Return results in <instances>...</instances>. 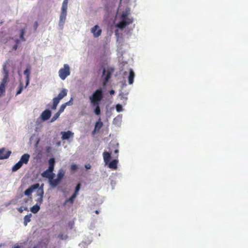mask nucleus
Instances as JSON below:
<instances>
[{"label":"nucleus","instance_id":"7c9ffc66","mask_svg":"<svg viewBox=\"0 0 248 248\" xmlns=\"http://www.w3.org/2000/svg\"><path fill=\"white\" fill-rule=\"evenodd\" d=\"M93 107H95V109L94 110V112L97 115H99L100 114V108L99 107V104H97V105H92Z\"/></svg>","mask_w":248,"mask_h":248},{"label":"nucleus","instance_id":"c03bdc74","mask_svg":"<svg viewBox=\"0 0 248 248\" xmlns=\"http://www.w3.org/2000/svg\"><path fill=\"white\" fill-rule=\"evenodd\" d=\"M26 80L30 81V76H26Z\"/></svg>","mask_w":248,"mask_h":248},{"label":"nucleus","instance_id":"f03ea898","mask_svg":"<svg viewBox=\"0 0 248 248\" xmlns=\"http://www.w3.org/2000/svg\"><path fill=\"white\" fill-rule=\"evenodd\" d=\"M103 97V91L101 89H97L93 94L89 97L92 105H97L99 104L100 101Z\"/></svg>","mask_w":248,"mask_h":248},{"label":"nucleus","instance_id":"39448f33","mask_svg":"<svg viewBox=\"0 0 248 248\" xmlns=\"http://www.w3.org/2000/svg\"><path fill=\"white\" fill-rule=\"evenodd\" d=\"M55 177L51 178L48 183L52 188H55L60 183L62 180V169H60L59 171L57 178L54 179Z\"/></svg>","mask_w":248,"mask_h":248},{"label":"nucleus","instance_id":"f8f14e48","mask_svg":"<svg viewBox=\"0 0 248 248\" xmlns=\"http://www.w3.org/2000/svg\"><path fill=\"white\" fill-rule=\"evenodd\" d=\"M74 133L70 131L63 132V140H67L69 141H72L74 137Z\"/></svg>","mask_w":248,"mask_h":248},{"label":"nucleus","instance_id":"3c124183","mask_svg":"<svg viewBox=\"0 0 248 248\" xmlns=\"http://www.w3.org/2000/svg\"><path fill=\"white\" fill-rule=\"evenodd\" d=\"M95 213H96V214H99V211H98V210H96V211H95Z\"/></svg>","mask_w":248,"mask_h":248},{"label":"nucleus","instance_id":"1a4fd4ad","mask_svg":"<svg viewBox=\"0 0 248 248\" xmlns=\"http://www.w3.org/2000/svg\"><path fill=\"white\" fill-rule=\"evenodd\" d=\"M38 186L39 183H36L31 185L28 188L25 190L24 194L27 196H31L32 192L36 190Z\"/></svg>","mask_w":248,"mask_h":248},{"label":"nucleus","instance_id":"6e6d98bb","mask_svg":"<svg viewBox=\"0 0 248 248\" xmlns=\"http://www.w3.org/2000/svg\"><path fill=\"white\" fill-rule=\"evenodd\" d=\"M60 134H62V132H61Z\"/></svg>","mask_w":248,"mask_h":248},{"label":"nucleus","instance_id":"f257e3e1","mask_svg":"<svg viewBox=\"0 0 248 248\" xmlns=\"http://www.w3.org/2000/svg\"><path fill=\"white\" fill-rule=\"evenodd\" d=\"M2 73L4 75L3 78L0 84V97L4 95L5 92V86L8 81L9 69L6 63L3 65Z\"/></svg>","mask_w":248,"mask_h":248},{"label":"nucleus","instance_id":"423d86ee","mask_svg":"<svg viewBox=\"0 0 248 248\" xmlns=\"http://www.w3.org/2000/svg\"><path fill=\"white\" fill-rule=\"evenodd\" d=\"M113 71L114 69L112 68H108L107 70H106L105 69H103L102 77L104 78V85H105L108 83Z\"/></svg>","mask_w":248,"mask_h":248},{"label":"nucleus","instance_id":"473e14b6","mask_svg":"<svg viewBox=\"0 0 248 248\" xmlns=\"http://www.w3.org/2000/svg\"><path fill=\"white\" fill-rule=\"evenodd\" d=\"M73 104V98H71L70 100L68 101L63 104V110H64V108L67 106L71 105Z\"/></svg>","mask_w":248,"mask_h":248},{"label":"nucleus","instance_id":"5701e85b","mask_svg":"<svg viewBox=\"0 0 248 248\" xmlns=\"http://www.w3.org/2000/svg\"><path fill=\"white\" fill-rule=\"evenodd\" d=\"M62 112V105L60 106L59 110L58 112L54 114L53 117L51 118V122H53L56 120L57 118L59 117L60 114Z\"/></svg>","mask_w":248,"mask_h":248},{"label":"nucleus","instance_id":"8fccbe9b","mask_svg":"<svg viewBox=\"0 0 248 248\" xmlns=\"http://www.w3.org/2000/svg\"><path fill=\"white\" fill-rule=\"evenodd\" d=\"M118 151H118V150L116 149V150H115L114 151V153H115V154H117V153H118Z\"/></svg>","mask_w":248,"mask_h":248},{"label":"nucleus","instance_id":"dca6fc26","mask_svg":"<svg viewBox=\"0 0 248 248\" xmlns=\"http://www.w3.org/2000/svg\"><path fill=\"white\" fill-rule=\"evenodd\" d=\"M70 74V68L67 64H64L63 68V80H64Z\"/></svg>","mask_w":248,"mask_h":248},{"label":"nucleus","instance_id":"cd10ccee","mask_svg":"<svg viewBox=\"0 0 248 248\" xmlns=\"http://www.w3.org/2000/svg\"><path fill=\"white\" fill-rule=\"evenodd\" d=\"M68 0L63 1V17L66 15Z\"/></svg>","mask_w":248,"mask_h":248},{"label":"nucleus","instance_id":"4be33fe9","mask_svg":"<svg viewBox=\"0 0 248 248\" xmlns=\"http://www.w3.org/2000/svg\"><path fill=\"white\" fill-rule=\"evenodd\" d=\"M23 164L19 161L16 164H15L12 168V170L13 172L16 171L20 168L22 167Z\"/></svg>","mask_w":248,"mask_h":248},{"label":"nucleus","instance_id":"6ab92c4d","mask_svg":"<svg viewBox=\"0 0 248 248\" xmlns=\"http://www.w3.org/2000/svg\"><path fill=\"white\" fill-rule=\"evenodd\" d=\"M118 163V160L117 159H114L111 162L108 163V166L110 169H112L113 170H116L117 168V164Z\"/></svg>","mask_w":248,"mask_h":248},{"label":"nucleus","instance_id":"a878e982","mask_svg":"<svg viewBox=\"0 0 248 248\" xmlns=\"http://www.w3.org/2000/svg\"><path fill=\"white\" fill-rule=\"evenodd\" d=\"M29 245V244L27 242L24 243H21L19 244L16 245L14 248H26L27 246Z\"/></svg>","mask_w":248,"mask_h":248},{"label":"nucleus","instance_id":"20e7f679","mask_svg":"<svg viewBox=\"0 0 248 248\" xmlns=\"http://www.w3.org/2000/svg\"><path fill=\"white\" fill-rule=\"evenodd\" d=\"M80 188H81V184L78 183L76 186L75 191H74V193L73 194V195L69 199L65 200L64 203H63V205H67L69 206H72L74 203L75 198L78 195V192H79Z\"/></svg>","mask_w":248,"mask_h":248},{"label":"nucleus","instance_id":"2eb2a0df","mask_svg":"<svg viewBox=\"0 0 248 248\" xmlns=\"http://www.w3.org/2000/svg\"><path fill=\"white\" fill-rule=\"evenodd\" d=\"M30 157V155L28 154H25L23 155L20 158L19 161L22 164H27Z\"/></svg>","mask_w":248,"mask_h":248},{"label":"nucleus","instance_id":"393cba45","mask_svg":"<svg viewBox=\"0 0 248 248\" xmlns=\"http://www.w3.org/2000/svg\"><path fill=\"white\" fill-rule=\"evenodd\" d=\"M102 126H103V123L102 122H101L100 119H99V121L98 122H97L95 124L94 131H98L101 129V128L102 127Z\"/></svg>","mask_w":248,"mask_h":248},{"label":"nucleus","instance_id":"e433bc0d","mask_svg":"<svg viewBox=\"0 0 248 248\" xmlns=\"http://www.w3.org/2000/svg\"><path fill=\"white\" fill-rule=\"evenodd\" d=\"M70 169L72 171H75L78 169V166L76 164H73L71 166Z\"/></svg>","mask_w":248,"mask_h":248},{"label":"nucleus","instance_id":"603ef678","mask_svg":"<svg viewBox=\"0 0 248 248\" xmlns=\"http://www.w3.org/2000/svg\"><path fill=\"white\" fill-rule=\"evenodd\" d=\"M28 202V200H26L25 202Z\"/></svg>","mask_w":248,"mask_h":248},{"label":"nucleus","instance_id":"ea45409f","mask_svg":"<svg viewBox=\"0 0 248 248\" xmlns=\"http://www.w3.org/2000/svg\"><path fill=\"white\" fill-rule=\"evenodd\" d=\"M67 93V90L63 89V97L66 95Z\"/></svg>","mask_w":248,"mask_h":248},{"label":"nucleus","instance_id":"6e6552de","mask_svg":"<svg viewBox=\"0 0 248 248\" xmlns=\"http://www.w3.org/2000/svg\"><path fill=\"white\" fill-rule=\"evenodd\" d=\"M53 171L47 169L41 173V176L43 178H47L49 181L51 178L55 177V174L53 172Z\"/></svg>","mask_w":248,"mask_h":248},{"label":"nucleus","instance_id":"58836bf2","mask_svg":"<svg viewBox=\"0 0 248 248\" xmlns=\"http://www.w3.org/2000/svg\"><path fill=\"white\" fill-rule=\"evenodd\" d=\"M62 22V12L61 13V14L60 15V22H59L60 26H61Z\"/></svg>","mask_w":248,"mask_h":248},{"label":"nucleus","instance_id":"f704fd0d","mask_svg":"<svg viewBox=\"0 0 248 248\" xmlns=\"http://www.w3.org/2000/svg\"><path fill=\"white\" fill-rule=\"evenodd\" d=\"M36 201L37 202L36 203H38L40 206V205L42 203L43 201V197H40L36 200Z\"/></svg>","mask_w":248,"mask_h":248},{"label":"nucleus","instance_id":"09e8293b","mask_svg":"<svg viewBox=\"0 0 248 248\" xmlns=\"http://www.w3.org/2000/svg\"><path fill=\"white\" fill-rule=\"evenodd\" d=\"M13 48L15 49V50H16V48H17V45H15L13 47Z\"/></svg>","mask_w":248,"mask_h":248},{"label":"nucleus","instance_id":"9b49d317","mask_svg":"<svg viewBox=\"0 0 248 248\" xmlns=\"http://www.w3.org/2000/svg\"><path fill=\"white\" fill-rule=\"evenodd\" d=\"M62 99V91H61L57 97H55L53 99V105L51 107L52 109H55L60 101Z\"/></svg>","mask_w":248,"mask_h":248},{"label":"nucleus","instance_id":"4468645a","mask_svg":"<svg viewBox=\"0 0 248 248\" xmlns=\"http://www.w3.org/2000/svg\"><path fill=\"white\" fill-rule=\"evenodd\" d=\"M5 149L4 148L0 149V160L9 158L12 153L11 151H8L5 154H4L3 153Z\"/></svg>","mask_w":248,"mask_h":248},{"label":"nucleus","instance_id":"bb28decb","mask_svg":"<svg viewBox=\"0 0 248 248\" xmlns=\"http://www.w3.org/2000/svg\"><path fill=\"white\" fill-rule=\"evenodd\" d=\"M36 195L39 197H43L44 196V189H42V188H39V186L36 189Z\"/></svg>","mask_w":248,"mask_h":248},{"label":"nucleus","instance_id":"79ce46f5","mask_svg":"<svg viewBox=\"0 0 248 248\" xmlns=\"http://www.w3.org/2000/svg\"><path fill=\"white\" fill-rule=\"evenodd\" d=\"M38 23L37 22H35L34 24V28L35 29V30H36L37 29V28L38 27Z\"/></svg>","mask_w":248,"mask_h":248},{"label":"nucleus","instance_id":"a18cd8bd","mask_svg":"<svg viewBox=\"0 0 248 248\" xmlns=\"http://www.w3.org/2000/svg\"><path fill=\"white\" fill-rule=\"evenodd\" d=\"M56 145L57 146H60L61 145V141H59L57 142Z\"/></svg>","mask_w":248,"mask_h":248},{"label":"nucleus","instance_id":"c85d7f7f","mask_svg":"<svg viewBox=\"0 0 248 248\" xmlns=\"http://www.w3.org/2000/svg\"><path fill=\"white\" fill-rule=\"evenodd\" d=\"M25 32H26L25 29H22V30H20L19 37H20V40L22 41H26L25 38L24 37V35Z\"/></svg>","mask_w":248,"mask_h":248},{"label":"nucleus","instance_id":"9d476101","mask_svg":"<svg viewBox=\"0 0 248 248\" xmlns=\"http://www.w3.org/2000/svg\"><path fill=\"white\" fill-rule=\"evenodd\" d=\"M51 115V111L49 109H46L43 111L41 114L40 118L43 121L48 120Z\"/></svg>","mask_w":248,"mask_h":248},{"label":"nucleus","instance_id":"0eeeda50","mask_svg":"<svg viewBox=\"0 0 248 248\" xmlns=\"http://www.w3.org/2000/svg\"><path fill=\"white\" fill-rule=\"evenodd\" d=\"M53 230L55 233V235H58V238L62 240V227L59 223H56L53 226Z\"/></svg>","mask_w":248,"mask_h":248},{"label":"nucleus","instance_id":"de8ad7c7","mask_svg":"<svg viewBox=\"0 0 248 248\" xmlns=\"http://www.w3.org/2000/svg\"><path fill=\"white\" fill-rule=\"evenodd\" d=\"M44 184H42L41 186L39 185V188H42L43 189Z\"/></svg>","mask_w":248,"mask_h":248},{"label":"nucleus","instance_id":"c756f323","mask_svg":"<svg viewBox=\"0 0 248 248\" xmlns=\"http://www.w3.org/2000/svg\"><path fill=\"white\" fill-rule=\"evenodd\" d=\"M31 71V67L29 65H28L27 66V68H26V69L24 71L23 74L26 76H30Z\"/></svg>","mask_w":248,"mask_h":248},{"label":"nucleus","instance_id":"72a5a7b5","mask_svg":"<svg viewBox=\"0 0 248 248\" xmlns=\"http://www.w3.org/2000/svg\"><path fill=\"white\" fill-rule=\"evenodd\" d=\"M17 210L19 212H20L21 213L23 212V210H25V211H29L28 207L26 206H25V207L21 206L19 208H17Z\"/></svg>","mask_w":248,"mask_h":248},{"label":"nucleus","instance_id":"5fc2aeb1","mask_svg":"<svg viewBox=\"0 0 248 248\" xmlns=\"http://www.w3.org/2000/svg\"><path fill=\"white\" fill-rule=\"evenodd\" d=\"M44 245H45V248H46V244H44Z\"/></svg>","mask_w":248,"mask_h":248},{"label":"nucleus","instance_id":"b1692460","mask_svg":"<svg viewBox=\"0 0 248 248\" xmlns=\"http://www.w3.org/2000/svg\"><path fill=\"white\" fill-rule=\"evenodd\" d=\"M32 217V214L30 213L26 215L24 217V225L26 226L28 223L31 221V218Z\"/></svg>","mask_w":248,"mask_h":248},{"label":"nucleus","instance_id":"a19ab883","mask_svg":"<svg viewBox=\"0 0 248 248\" xmlns=\"http://www.w3.org/2000/svg\"><path fill=\"white\" fill-rule=\"evenodd\" d=\"M85 167L86 169H90L91 168V166L90 164H86L85 165Z\"/></svg>","mask_w":248,"mask_h":248},{"label":"nucleus","instance_id":"4c0bfd02","mask_svg":"<svg viewBox=\"0 0 248 248\" xmlns=\"http://www.w3.org/2000/svg\"><path fill=\"white\" fill-rule=\"evenodd\" d=\"M59 76L60 77V78L62 79V68H61L59 71Z\"/></svg>","mask_w":248,"mask_h":248},{"label":"nucleus","instance_id":"2f4dec72","mask_svg":"<svg viewBox=\"0 0 248 248\" xmlns=\"http://www.w3.org/2000/svg\"><path fill=\"white\" fill-rule=\"evenodd\" d=\"M23 89V83L22 82H20L18 90L16 92V95H18L20 93H21Z\"/></svg>","mask_w":248,"mask_h":248},{"label":"nucleus","instance_id":"7ed1b4c3","mask_svg":"<svg viewBox=\"0 0 248 248\" xmlns=\"http://www.w3.org/2000/svg\"><path fill=\"white\" fill-rule=\"evenodd\" d=\"M121 21L116 24V27L124 29L126 26L132 23L133 20L128 17V14L126 12H123L121 16Z\"/></svg>","mask_w":248,"mask_h":248},{"label":"nucleus","instance_id":"ddd939ff","mask_svg":"<svg viewBox=\"0 0 248 248\" xmlns=\"http://www.w3.org/2000/svg\"><path fill=\"white\" fill-rule=\"evenodd\" d=\"M91 32L93 33L94 37H99L102 32V30L99 29L98 25L94 26L91 30Z\"/></svg>","mask_w":248,"mask_h":248},{"label":"nucleus","instance_id":"49530a36","mask_svg":"<svg viewBox=\"0 0 248 248\" xmlns=\"http://www.w3.org/2000/svg\"><path fill=\"white\" fill-rule=\"evenodd\" d=\"M110 93L111 94H114V90H111V91H110Z\"/></svg>","mask_w":248,"mask_h":248},{"label":"nucleus","instance_id":"c9c22d12","mask_svg":"<svg viewBox=\"0 0 248 248\" xmlns=\"http://www.w3.org/2000/svg\"><path fill=\"white\" fill-rule=\"evenodd\" d=\"M116 110L118 111V112H121L123 110V108H122V105H120V104H117L116 106Z\"/></svg>","mask_w":248,"mask_h":248},{"label":"nucleus","instance_id":"a211bd4d","mask_svg":"<svg viewBox=\"0 0 248 248\" xmlns=\"http://www.w3.org/2000/svg\"><path fill=\"white\" fill-rule=\"evenodd\" d=\"M103 155L104 162L106 164H108L111 158V154L108 152H105L103 153Z\"/></svg>","mask_w":248,"mask_h":248},{"label":"nucleus","instance_id":"864d4df0","mask_svg":"<svg viewBox=\"0 0 248 248\" xmlns=\"http://www.w3.org/2000/svg\"><path fill=\"white\" fill-rule=\"evenodd\" d=\"M40 245H41V244H39V245H38L37 246V247H39V246H40Z\"/></svg>","mask_w":248,"mask_h":248},{"label":"nucleus","instance_id":"f3484780","mask_svg":"<svg viewBox=\"0 0 248 248\" xmlns=\"http://www.w3.org/2000/svg\"><path fill=\"white\" fill-rule=\"evenodd\" d=\"M135 73L132 69H129V74L128 77V82L129 84H132L135 78Z\"/></svg>","mask_w":248,"mask_h":248},{"label":"nucleus","instance_id":"aec40b11","mask_svg":"<svg viewBox=\"0 0 248 248\" xmlns=\"http://www.w3.org/2000/svg\"><path fill=\"white\" fill-rule=\"evenodd\" d=\"M40 209V206L38 203H36L34 205L31 207L30 208V211L33 214L37 213Z\"/></svg>","mask_w":248,"mask_h":248},{"label":"nucleus","instance_id":"412c9836","mask_svg":"<svg viewBox=\"0 0 248 248\" xmlns=\"http://www.w3.org/2000/svg\"><path fill=\"white\" fill-rule=\"evenodd\" d=\"M55 160L54 158H50L48 160V168L47 169L54 170Z\"/></svg>","mask_w":248,"mask_h":248},{"label":"nucleus","instance_id":"37998d69","mask_svg":"<svg viewBox=\"0 0 248 248\" xmlns=\"http://www.w3.org/2000/svg\"><path fill=\"white\" fill-rule=\"evenodd\" d=\"M29 83H30V81L26 80V85H25V88H26L29 85Z\"/></svg>","mask_w":248,"mask_h":248}]
</instances>
